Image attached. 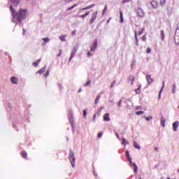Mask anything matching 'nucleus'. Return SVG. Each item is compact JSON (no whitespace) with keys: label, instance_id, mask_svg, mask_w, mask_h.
I'll list each match as a JSON object with an SVG mask.
<instances>
[{"label":"nucleus","instance_id":"4","mask_svg":"<svg viewBox=\"0 0 179 179\" xmlns=\"http://www.w3.org/2000/svg\"><path fill=\"white\" fill-rule=\"evenodd\" d=\"M69 159L70 160L72 167H75V162L76 159L75 158V154L73 152L72 150H70V155H69Z\"/></svg>","mask_w":179,"mask_h":179},{"label":"nucleus","instance_id":"33","mask_svg":"<svg viewBox=\"0 0 179 179\" xmlns=\"http://www.w3.org/2000/svg\"><path fill=\"white\" fill-rule=\"evenodd\" d=\"M141 38L142 41H146V34L143 35Z\"/></svg>","mask_w":179,"mask_h":179},{"label":"nucleus","instance_id":"3","mask_svg":"<svg viewBox=\"0 0 179 179\" xmlns=\"http://www.w3.org/2000/svg\"><path fill=\"white\" fill-rule=\"evenodd\" d=\"M143 31H145V28H141L138 31H134L136 45H139V38H138V36H142V34H143Z\"/></svg>","mask_w":179,"mask_h":179},{"label":"nucleus","instance_id":"38","mask_svg":"<svg viewBox=\"0 0 179 179\" xmlns=\"http://www.w3.org/2000/svg\"><path fill=\"white\" fill-rule=\"evenodd\" d=\"M49 75H50V70H47V71H46V73H45V78H47L48 76H49Z\"/></svg>","mask_w":179,"mask_h":179},{"label":"nucleus","instance_id":"5","mask_svg":"<svg viewBox=\"0 0 179 179\" xmlns=\"http://www.w3.org/2000/svg\"><path fill=\"white\" fill-rule=\"evenodd\" d=\"M99 12L98 11H94L92 13V16H91V19L90 21V24H92V23L94 22H95L96 19H97V15H98Z\"/></svg>","mask_w":179,"mask_h":179},{"label":"nucleus","instance_id":"43","mask_svg":"<svg viewBox=\"0 0 179 179\" xmlns=\"http://www.w3.org/2000/svg\"><path fill=\"white\" fill-rule=\"evenodd\" d=\"M98 138H101L103 136V133L100 132L97 134Z\"/></svg>","mask_w":179,"mask_h":179},{"label":"nucleus","instance_id":"50","mask_svg":"<svg viewBox=\"0 0 179 179\" xmlns=\"http://www.w3.org/2000/svg\"><path fill=\"white\" fill-rule=\"evenodd\" d=\"M154 149L156 150V152H159V148L157 147H155Z\"/></svg>","mask_w":179,"mask_h":179},{"label":"nucleus","instance_id":"21","mask_svg":"<svg viewBox=\"0 0 179 179\" xmlns=\"http://www.w3.org/2000/svg\"><path fill=\"white\" fill-rule=\"evenodd\" d=\"M40 62H41V59H39L38 61L34 62L32 64V65H34L35 67H37L38 66V64H40Z\"/></svg>","mask_w":179,"mask_h":179},{"label":"nucleus","instance_id":"12","mask_svg":"<svg viewBox=\"0 0 179 179\" xmlns=\"http://www.w3.org/2000/svg\"><path fill=\"white\" fill-rule=\"evenodd\" d=\"M10 80H11V83H13L14 85H17V82H18L17 78L12 77Z\"/></svg>","mask_w":179,"mask_h":179},{"label":"nucleus","instance_id":"56","mask_svg":"<svg viewBox=\"0 0 179 179\" xmlns=\"http://www.w3.org/2000/svg\"><path fill=\"white\" fill-rule=\"evenodd\" d=\"M137 110H139V108H137Z\"/></svg>","mask_w":179,"mask_h":179},{"label":"nucleus","instance_id":"7","mask_svg":"<svg viewBox=\"0 0 179 179\" xmlns=\"http://www.w3.org/2000/svg\"><path fill=\"white\" fill-rule=\"evenodd\" d=\"M137 15L140 16V17H143V16H145V11H143L142 8H139L137 10Z\"/></svg>","mask_w":179,"mask_h":179},{"label":"nucleus","instance_id":"42","mask_svg":"<svg viewBox=\"0 0 179 179\" xmlns=\"http://www.w3.org/2000/svg\"><path fill=\"white\" fill-rule=\"evenodd\" d=\"M87 115V112L86 110H83L84 118H86Z\"/></svg>","mask_w":179,"mask_h":179},{"label":"nucleus","instance_id":"13","mask_svg":"<svg viewBox=\"0 0 179 179\" xmlns=\"http://www.w3.org/2000/svg\"><path fill=\"white\" fill-rule=\"evenodd\" d=\"M103 120L104 121H110V113H106L103 115Z\"/></svg>","mask_w":179,"mask_h":179},{"label":"nucleus","instance_id":"17","mask_svg":"<svg viewBox=\"0 0 179 179\" xmlns=\"http://www.w3.org/2000/svg\"><path fill=\"white\" fill-rule=\"evenodd\" d=\"M146 80L148 83H152L153 82V79H152V77H150V76H146Z\"/></svg>","mask_w":179,"mask_h":179},{"label":"nucleus","instance_id":"55","mask_svg":"<svg viewBox=\"0 0 179 179\" xmlns=\"http://www.w3.org/2000/svg\"><path fill=\"white\" fill-rule=\"evenodd\" d=\"M137 110H139V108H137Z\"/></svg>","mask_w":179,"mask_h":179},{"label":"nucleus","instance_id":"15","mask_svg":"<svg viewBox=\"0 0 179 179\" xmlns=\"http://www.w3.org/2000/svg\"><path fill=\"white\" fill-rule=\"evenodd\" d=\"M142 89V85H139L138 87L135 90V92L136 94H141V90Z\"/></svg>","mask_w":179,"mask_h":179},{"label":"nucleus","instance_id":"47","mask_svg":"<svg viewBox=\"0 0 179 179\" xmlns=\"http://www.w3.org/2000/svg\"><path fill=\"white\" fill-rule=\"evenodd\" d=\"M127 2H129V0H123L122 3H127Z\"/></svg>","mask_w":179,"mask_h":179},{"label":"nucleus","instance_id":"9","mask_svg":"<svg viewBox=\"0 0 179 179\" xmlns=\"http://www.w3.org/2000/svg\"><path fill=\"white\" fill-rule=\"evenodd\" d=\"M128 160L130 164H132V166L134 167V173H138V166H136V164L133 163L132 159L131 158H129Z\"/></svg>","mask_w":179,"mask_h":179},{"label":"nucleus","instance_id":"14","mask_svg":"<svg viewBox=\"0 0 179 179\" xmlns=\"http://www.w3.org/2000/svg\"><path fill=\"white\" fill-rule=\"evenodd\" d=\"M151 5H152V8H157V6H159V3H157V1H156L155 0L151 1Z\"/></svg>","mask_w":179,"mask_h":179},{"label":"nucleus","instance_id":"36","mask_svg":"<svg viewBox=\"0 0 179 179\" xmlns=\"http://www.w3.org/2000/svg\"><path fill=\"white\" fill-rule=\"evenodd\" d=\"M107 12V5L105 6L104 9L103 10V15Z\"/></svg>","mask_w":179,"mask_h":179},{"label":"nucleus","instance_id":"53","mask_svg":"<svg viewBox=\"0 0 179 179\" xmlns=\"http://www.w3.org/2000/svg\"><path fill=\"white\" fill-rule=\"evenodd\" d=\"M109 22H110V20H108V23H109Z\"/></svg>","mask_w":179,"mask_h":179},{"label":"nucleus","instance_id":"6","mask_svg":"<svg viewBox=\"0 0 179 179\" xmlns=\"http://www.w3.org/2000/svg\"><path fill=\"white\" fill-rule=\"evenodd\" d=\"M96 48H97V39H95L92 45H91V48H90V51H94V50H96Z\"/></svg>","mask_w":179,"mask_h":179},{"label":"nucleus","instance_id":"28","mask_svg":"<svg viewBox=\"0 0 179 179\" xmlns=\"http://www.w3.org/2000/svg\"><path fill=\"white\" fill-rule=\"evenodd\" d=\"M99 100H100V95H98L95 99V104H99Z\"/></svg>","mask_w":179,"mask_h":179},{"label":"nucleus","instance_id":"45","mask_svg":"<svg viewBox=\"0 0 179 179\" xmlns=\"http://www.w3.org/2000/svg\"><path fill=\"white\" fill-rule=\"evenodd\" d=\"M114 85H115V81H113L110 85V87L113 88L114 87Z\"/></svg>","mask_w":179,"mask_h":179},{"label":"nucleus","instance_id":"31","mask_svg":"<svg viewBox=\"0 0 179 179\" xmlns=\"http://www.w3.org/2000/svg\"><path fill=\"white\" fill-rule=\"evenodd\" d=\"M161 36L162 40H164V31H161Z\"/></svg>","mask_w":179,"mask_h":179},{"label":"nucleus","instance_id":"44","mask_svg":"<svg viewBox=\"0 0 179 179\" xmlns=\"http://www.w3.org/2000/svg\"><path fill=\"white\" fill-rule=\"evenodd\" d=\"M92 121L94 122V121H96V114L94 115L93 117H92Z\"/></svg>","mask_w":179,"mask_h":179},{"label":"nucleus","instance_id":"29","mask_svg":"<svg viewBox=\"0 0 179 179\" xmlns=\"http://www.w3.org/2000/svg\"><path fill=\"white\" fill-rule=\"evenodd\" d=\"M175 36H174V40H175V43H177V40L178 41H179V36H177L176 35V32L175 33Z\"/></svg>","mask_w":179,"mask_h":179},{"label":"nucleus","instance_id":"18","mask_svg":"<svg viewBox=\"0 0 179 179\" xmlns=\"http://www.w3.org/2000/svg\"><path fill=\"white\" fill-rule=\"evenodd\" d=\"M166 119H164V117H162L161 118V125H162V127H166Z\"/></svg>","mask_w":179,"mask_h":179},{"label":"nucleus","instance_id":"2","mask_svg":"<svg viewBox=\"0 0 179 179\" xmlns=\"http://www.w3.org/2000/svg\"><path fill=\"white\" fill-rule=\"evenodd\" d=\"M92 8H94V4H92L90 6H86L85 8H83L79 10L78 11V15H80V17H82V19H85V17H87V16H89V15H90V11H88L87 13H85V14L83 13V10H87L89 9H92Z\"/></svg>","mask_w":179,"mask_h":179},{"label":"nucleus","instance_id":"23","mask_svg":"<svg viewBox=\"0 0 179 179\" xmlns=\"http://www.w3.org/2000/svg\"><path fill=\"white\" fill-rule=\"evenodd\" d=\"M44 72H45V67L41 68V69L38 71V73H40V74L41 75L42 73H44Z\"/></svg>","mask_w":179,"mask_h":179},{"label":"nucleus","instance_id":"51","mask_svg":"<svg viewBox=\"0 0 179 179\" xmlns=\"http://www.w3.org/2000/svg\"><path fill=\"white\" fill-rule=\"evenodd\" d=\"M76 34V31H73V32H72V35L73 36H75Z\"/></svg>","mask_w":179,"mask_h":179},{"label":"nucleus","instance_id":"32","mask_svg":"<svg viewBox=\"0 0 179 179\" xmlns=\"http://www.w3.org/2000/svg\"><path fill=\"white\" fill-rule=\"evenodd\" d=\"M126 157H127V159H131V157L129 156V151H126Z\"/></svg>","mask_w":179,"mask_h":179},{"label":"nucleus","instance_id":"49","mask_svg":"<svg viewBox=\"0 0 179 179\" xmlns=\"http://www.w3.org/2000/svg\"><path fill=\"white\" fill-rule=\"evenodd\" d=\"M87 56H88V57H92V53H91L90 52H87Z\"/></svg>","mask_w":179,"mask_h":179},{"label":"nucleus","instance_id":"24","mask_svg":"<svg viewBox=\"0 0 179 179\" xmlns=\"http://www.w3.org/2000/svg\"><path fill=\"white\" fill-rule=\"evenodd\" d=\"M134 147L136 148V149H141V146H139V145H138V143H136V141H134Z\"/></svg>","mask_w":179,"mask_h":179},{"label":"nucleus","instance_id":"8","mask_svg":"<svg viewBox=\"0 0 179 179\" xmlns=\"http://www.w3.org/2000/svg\"><path fill=\"white\" fill-rule=\"evenodd\" d=\"M77 51H78V47H75L73 48L69 61H71L72 58H73V57H75V54H76Z\"/></svg>","mask_w":179,"mask_h":179},{"label":"nucleus","instance_id":"22","mask_svg":"<svg viewBox=\"0 0 179 179\" xmlns=\"http://www.w3.org/2000/svg\"><path fill=\"white\" fill-rule=\"evenodd\" d=\"M120 23H124V16L122 14V11L120 12Z\"/></svg>","mask_w":179,"mask_h":179},{"label":"nucleus","instance_id":"41","mask_svg":"<svg viewBox=\"0 0 179 179\" xmlns=\"http://www.w3.org/2000/svg\"><path fill=\"white\" fill-rule=\"evenodd\" d=\"M62 55V50H59V54L57 55V57H61Z\"/></svg>","mask_w":179,"mask_h":179},{"label":"nucleus","instance_id":"54","mask_svg":"<svg viewBox=\"0 0 179 179\" xmlns=\"http://www.w3.org/2000/svg\"><path fill=\"white\" fill-rule=\"evenodd\" d=\"M80 92V90H78V92Z\"/></svg>","mask_w":179,"mask_h":179},{"label":"nucleus","instance_id":"26","mask_svg":"<svg viewBox=\"0 0 179 179\" xmlns=\"http://www.w3.org/2000/svg\"><path fill=\"white\" fill-rule=\"evenodd\" d=\"M163 87H164V83H163V85H162V89L159 92L158 99H160V97H162V92H163Z\"/></svg>","mask_w":179,"mask_h":179},{"label":"nucleus","instance_id":"39","mask_svg":"<svg viewBox=\"0 0 179 179\" xmlns=\"http://www.w3.org/2000/svg\"><path fill=\"white\" fill-rule=\"evenodd\" d=\"M92 81L89 80L86 83V84L84 85V86L86 87L87 86H89V85H90Z\"/></svg>","mask_w":179,"mask_h":179},{"label":"nucleus","instance_id":"52","mask_svg":"<svg viewBox=\"0 0 179 179\" xmlns=\"http://www.w3.org/2000/svg\"><path fill=\"white\" fill-rule=\"evenodd\" d=\"M76 6H78V4H77V3H75V4L73 6V8H76Z\"/></svg>","mask_w":179,"mask_h":179},{"label":"nucleus","instance_id":"11","mask_svg":"<svg viewBox=\"0 0 179 179\" xmlns=\"http://www.w3.org/2000/svg\"><path fill=\"white\" fill-rule=\"evenodd\" d=\"M179 127V122H175L173 124V131H177V129Z\"/></svg>","mask_w":179,"mask_h":179},{"label":"nucleus","instance_id":"27","mask_svg":"<svg viewBox=\"0 0 179 179\" xmlns=\"http://www.w3.org/2000/svg\"><path fill=\"white\" fill-rule=\"evenodd\" d=\"M159 3L161 6H164L166 5V0H160Z\"/></svg>","mask_w":179,"mask_h":179},{"label":"nucleus","instance_id":"40","mask_svg":"<svg viewBox=\"0 0 179 179\" xmlns=\"http://www.w3.org/2000/svg\"><path fill=\"white\" fill-rule=\"evenodd\" d=\"M176 89H177V87L176 86V85H173V91H172L173 93H175Z\"/></svg>","mask_w":179,"mask_h":179},{"label":"nucleus","instance_id":"34","mask_svg":"<svg viewBox=\"0 0 179 179\" xmlns=\"http://www.w3.org/2000/svg\"><path fill=\"white\" fill-rule=\"evenodd\" d=\"M146 52L147 54H150V52H152V49H150V48H148L146 50Z\"/></svg>","mask_w":179,"mask_h":179},{"label":"nucleus","instance_id":"35","mask_svg":"<svg viewBox=\"0 0 179 179\" xmlns=\"http://www.w3.org/2000/svg\"><path fill=\"white\" fill-rule=\"evenodd\" d=\"M43 41L45 42V43H48L50 41V39L48 38H43Z\"/></svg>","mask_w":179,"mask_h":179},{"label":"nucleus","instance_id":"16","mask_svg":"<svg viewBox=\"0 0 179 179\" xmlns=\"http://www.w3.org/2000/svg\"><path fill=\"white\" fill-rule=\"evenodd\" d=\"M21 156H22V157H23V159H27V152L26 151H22Z\"/></svg>","mask_w":179,"mask_h":179},{"label":"nucleus","instance_id":"48","mask_svg":"<svg viewBox=\"0 0 179 179\" xmlns=\"http://www.w3.org/2000/svg\"><path fill=\"white\" fill-rule=\"evenodd\" d=\"M72 9H73V6H72L70 7V8H67V10H72Z\"/></svg>","mask_w":179,"mask_h":179},{"label":"nucleus","instance_id":"19","mask_svg":"<svg viewBox=\"0 0 179 179\" xmlns=\"http://www.w3.org/2000/svg\"><path fill=\"white\" fill-rule=\"evenodd\" d=\"M66 35H62L59 36V40H61V41H66Z\"/></svg>","mask_w":179,"mask_h":179},{"label":"nucleus","instance_id":"37","mask_svg":"<svg viewBox=\"0 0 179 179\" xmlns=\"http://www.w3.org/2000/svg\"><path fill=\"white\" fill-rule=\"evenodd\" d=\"M153 118V117H152L151 115L148 116L146 117V120L147 121H150V120H152Z\"/></svg>","mask_w":179,"mask_h":179},{"label":"nucleus","instance_id":"1","mask_svg":"<svg viewBox=\"0 0 179 179\" xmlns=\"http://www.w3.org/2000/svg\"><path fill=\"white\" fill-rule=\"evenodd\" d=\"M10 12H11L13 16V22L17 24V22L19 23H22V20L24 19L27 16V10L20 8L17 12L13 8V6L11 5L10 6Z\"/></svg>","mask_w":179,"mask_h":179},{"label":"nucleus","instance_id":"25","mask_svg":"<svg viewBox=\"0 0 179 179\" xmlns=\"http://www.w3.org/2000/svg\"><path fill=\"white\" fill-rule=\"evenodd\" d=\"M122 141L123 145H129V143L125 138H122Z\"/></svg>","mask_w":179,"mask_h":179},{"label":"nucleus","instance_id":"10","mask_svg":"<svg viewBox=\"0 0 179 179\" xmlns=\"http://www.w3.org/2000/svg\"><path fill=\"white\" fill-rule=\"evenodd\" d=\"M128 83L130 85H134V82H135V76H130L127 80Z\"/></svg>","mask_w":179,"mask_h":179},{"label":"nucleus","instance_id":"20","mask_svg":"<svg viewBox=\"0 0 179 179\" xmlns=\"http://www.w3.org/2000/svg\"><path fill=\"white\" fill-rule=\"evenodd\" d=\"M12 3L14 5H19L20 0H10Z\"/></svg>","mask_w":179,"mask_h":179},{"label":"nucleus","instance_id":"46","mask_svg":"<svg viewBox=\"0 0 179 179\" xmlns=\"http://www.w3.org/2000/svg\"><path fill=\"white\" fill-rule=\"evenodd\" d=\"M121 103H122V100H120V101L118 102V107H121Z\"/></svg>","mask_w":179,"mask_h":179},{"label":"nucleus","instance_id":"30","mask_svg":"<svg viewBox=\"0 0 179 179\" xmlns=\"http://www.w3.org/2000/svg\"><path fill=\"white\" fill-rule=\"evenodd\" d=\"M141 114H145V112L143 111L136 112V115H141Z\"/></svg>","mask_w":179,"mask_h":179}]
</instances>
